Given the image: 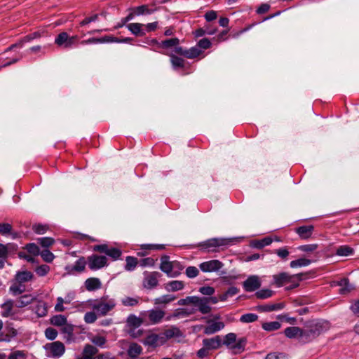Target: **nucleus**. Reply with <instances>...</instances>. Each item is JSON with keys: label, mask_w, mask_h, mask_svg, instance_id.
I'll return each instance as SVG.
<instances>
[{"label": "nucleus", "mask_w": 359, "mask_h": 359, "mask_svg": "<svg viewBox=\"0 0 359 359\" xmlns=\"http://www.w3.org/2000/svg\"><path fill=\"white\" fill-rule=\"evenodd\" d=\"M32 229L37 234H43L48 229V226L41 224H35L33 225Z\"/></svg>", "instance_id": "obj_62"}, {"label": "nucleus", "mask_w": 359, "mask_h": 359, "mask_svg": "<svg viewBox=\"0 0 359 359\" xmlns=\"http://www.w3.org/2000/svg\"><path fill=\"white\" fill-rule=\"evenodd\" d=\"M219 301L217 297H199V305L198 311L202 314H208L211 312L212 308L209 304H217Z\"/></svg>", "instance_id": "obj_5"}, {"label": "nucleus", "mask_w": 359, "mask_h": 359, "mask_svg": "<svg viewBox=\"0 0 359 359\" xmlns=\"http://www.w3.org/2000/svg\"><path fill=\"white\" fill-rule=\"evenodd\" d=\"M143 344L151 346L154 348L159 346L158 334L152 333L147 335L144 339Z\"/></svg>", "instance_id": "obj_28"}, {"label": "nucleus", "mask_w": 359, "mask_h": 359, "mask_svg": "<svg viewBox=\"0 0 359 359\" xmlns=\"http://www.w3.org/2000/svg\"><path fill=\"white\" fill-rule=\"evenodd\" d=\"M69 34L66 32L60 33L55 39V43L59 47L66 48Z\"/></svg>", "instance_id": "obj_31"}, {"label": "nucleus", "mask_w": 359, "mask_h": 359, "mask_svg": "<svg viewBox=\"0 0 359 359\" xmlns=\"http://www.w3.org/2000/svg\"><path fill=\"white\" fill-rule=\"evenodd\" d=\"M203 345L208 350H216L222 346L221 337L217 335L212 338H205L203 340Z\"/></svg>", "instance_id": "obj_14"}, {"label": "nucleus", "mask_w": 359, "mask_h": 359, "mask_svg": "<svg viewBox=\"0 0 359 359\" xmlns=\"http://www.w3.org/2000/svg\"><path fill=\"white\" fill-rule=\"evenodd\" d=\"M163 333L165 334V339L182 336V331L178 327L174 326L170 329L165 330Z\"/></svg>", "instance_id": "obj_30"}, {"label": "nucleus", "mask_w": 359, "mask_h": 359, "mask_svg": "<svg viewBox=\"0 0 359 359\" xmlns=\"http://www.w3.org/2000/svg\"><path fill=\"white\" fill-rule=\"evenodd\" d=\"M223 266V263L219 260L212 259L200 264L199 268L203 272H213L219 271Z\"/></svg>", "instance_id": "obj_8"}, {"label": "nucleus", "mask_w": 359, "mask_h": 359, "mask_svg": "<svg viewBox=\"0 0 359 359\" xmlns=\"http://www.w3.org/2000/svg\"><path fill=\"white\" fill-rule=\"evenodd\" d=\"M25 290V286L22 285H13L10 287V292L15 296L23 293Z\"/></svg>", "instance_id": "obj_55"}, {"label": "nucleus", "mask_w": 359, "mask_h": 359, "mask_svg": "<svg viewBox=\"0 0 359 359\" xmlns=\"http://www.w3.org/2000/svg\"><path fill=\"white\" fill-rule=\"evenodd\" d=\"M283 333L286 337L289 339L297 338L299 343L304 344V340L302 339V327L295 326L288 327L285 329Z\"/></svg>", "instance_id": "obj_10"}, {"label": "nucleus", "mask_w": 359, "mask_h": 359, "mask_svg": "<svg viewBox=\"0 0 359 359\" xmlns=\"http://www.w3.org/2000/svg\"><path fill=\"white\" fill-rule=\"evenodd\" d=\"M336 284L341 287V288L339 290V293L341 294H346L353 289L352 286L349 283V280L347 278L341 279L340 280L336 282Z\"/></svg>", "instance_id": "obj_26"}, {"label": "nucleus", "mask_w": 359, "mask_h": 359, "mask_svg": "<svg viewBox=\"0 0 359 359\" xmlns=\"http://www.w3.org/2000/svg\"><path fill=\"white\" fill-rule=\"evenodd\" d=\"M292 278L293 276L287 272H280L273 276L274 284L278 287L283 286L285 283L294 281Z\"/></svg>", "instance_id": "obj_12"}, {"label": "nucleus", "mask_w": 359, "mask_h": 359, "mask_svg": "<svg viewBox=\"0 0 359 359\" xmlns=\"http://www.w3.org/2000/svg\"><path fill=\"white\" fill-rule=\"evenodd\" d=\"M198 311V309H185V308H182V309H177L172 314V316L175 317V318H178L180 317V316H190L191 314H194L196 313V311Z\"/></svg>", "instance_id": "obj_38"}, {"label": "nucleus", "mask_w": 359, "mask_h": 359, "mask_svg": "<svg viewBox=\"0 0 359 359\" xmlns=\"http://www.w3.org/2000/svg\"><path fill=\"white\" fill-rule=\"evenodd\" d=\"M145 277L143 280V287L147 289H152L156 287L158 284V278L161 276V274L158 271L144 273Z\"/></svg>", "instance_id": "obj_6"}, {"label": "nucleus", "mask_w": 359, "mask_h": 359, "mask_svg": "<svg viewBox=\"0 0 359 359\" xmlns=\"http://www.w3.org/2000/svg\"><path fill=\"white\" fill-rule=\"evenodd\" d=\"M126 264L125 266V269L126 271L134 270L138 264L137 259L133 256L126 257Z\"/></svg>", "instance_id": "obj_42"}, {"label": "nucleus", "mask_w": 359, "mask_h": 359, "mask_svg": "<svg viewBox=\"0 0 359 359\" xmlns=\"http://www.w3.org/2000/svg\"><path fill=\"white\" fill-rule=\"evenodd\" d=\"M246 344H247V338L241 337V338L238 339V340L236 339V343L231 346V349H233V350L237 349V350L240 351V352H243L245 348Z\"/></svg>", "instance_id": "obj_43"}, {"label": "nucleus", "mask_w": 359, "mask_h": 359, "mask_svg": "<svg viewBox=\"0 0 359 359\" xmlns=\"http://www.w3.org/2000/svg\"><path fill=\"white\" fill-rule=\"evenodd\" d=\"M106 255L111 257L114 260H116L120 258L122 255V252L117 248H108Z\"/></svg>", "instance_id": "obj_47"}, {"label": "nucleus", "mask_w": 359, "mask_h": 359, "mask_svg": "<svg viewBox=\"0 0 359 359\" xmlns=\"http://www.w3.org/2000/svg\"><path fill=\"white\" fill-rule=\"evenodd\" d=\"M91 341L95 345L102 347L106 344L107 339L104 337L96 335L91 339Z\"/></svg>", "instance_id": "obj_61"}, {"label": "nucleus", "mask_w": 359, "mask_h": 359, "mask_svg": "<svg viewBox=\"0 0 359 359\" xmlns=\"http://www.w3.org/2000/svg\"><path fill=\"white\" fill-rule=\"evenodd\" d=\"M62 326L61 332L64 334H67V336L66 337L67 341H70L74 336V325L72 324H67V322L66 325H63Z\"/></svg>", "instance_id": "obj_40"}, {"label": "nucleus", "mask_w": 359, "mask_h": 359, "mask_svg": "<svg viewBox=\"0 0 359 359\" xmlns=\"http://www.w3.org/2000/svg\"><path fill=\"white\" fill-rule=\"evenodd\" d=\"M98 352V349L95 347L94 346L91 344H86L84 346L83 351L82 354L87 355L90 358V359L93 358V356L97 354Z\"/></svg>", "instance_id": "obj_45"}, {"label": "nucleus", "mask_w": 359, "mask_h": 359, "mask_svg": "<svg viewBox=\"0 0 359 359\" xmlns=\"http://www.w3.org/2000/svg\"><path fill=\"white\" fill-rule=\"evenodd\" d=\"M192 304L194 306L198 309L199 297L198 296H188L185 299H181L178 301L177 304L184 306Z\"/></svg>", "instance_id": "obj_29"}, {"label": "nucleus", "mask_w": 359, "mask_h": 359, "mask_svg": "<svg viewBox=\"0 0 359 359\" xmlns=\"http://www.w3.org/2000/svg\"><path fill=\"white\" fill-rule=\"evenodd\" d=\"M273 239L270 236H266L261 240H252L250 246L256 249H262L264 247L270 245Z\"/></svg>", "instance_id": "obj_23"}, {"label": "nucleus", "mask_w": 359, "mask_h": 359, "mask_svg": "<svg viewBox=\"0 0 359 359\" xmlns=\"http://www.w3.org/2000/svg\"><path fill=\"white\" fill-rule=\"evenodd\" d=\"M45 336L49 340H54L57 336V331L55 328L49 327L45 330Z\"/></svg>", "instance_id": "obj_58"}, {"label": "nucleus", "mask_w": 359, "mask_h": 359, "mask_svg": "<svg viewBox=\"0 0 359 359\" xmlns=\"http://www.w3.org/2000/svg\"><path fill=\"white\" fill-rule=\"evenodd\" d=\"M175 299H176V297L174 295L165 294V295H163L158 298L155 299L154 304H168V303L172 302Z\"/></svg>", "instance_id": "obj_44"}, {"label": "nucleus", "mask_w": 359, "mask_h": 359, "mask_svg": "<svg viewBox=\"0 0 359 359\" xmlns=\"http://www.w3.org/2000/svg\"><path fill=\"white\" fill-rule=\"evenodd\" d=\"M39 255H41L43 260L47 263H50L55 258V255L48 249H44L40 252Z\"/></svg>", "instance_id": "obj_50"}, {"label": "nucleus", "mask_w": 359, "mask_h": 359, "mask_svg": "<svg viewBox=\"0 0 359 359\" xmlns=\"http://www.w3.org/2000/svg\"><path fill=\"white\" fill-rule=\"evenodd\" d=\"M287 355L283 352H271L266 355L265 359H285Z\"/></svg>", "instance_id": "obj_59"}, {"label": "nucleus", "mask_w": 359, "mask_h": 359, "mask_svg": "<svg viewBox=\"0 0 359 359\" xmlns=\"http://www.w3.org/2000/svg\"><path fill=\"white\" fill-rule=\"evenodd\" d=\"M258 320V316L255 313H245L241 316L240 321L245 323H253Z\"/></svg>", "instance_id": "obj_48"}, {"label": "nucleus", "mask_w": 359, "mask_h": 359, "mask_svg": "<svg viewBox=\"0 0 359 359\" xmlns=\"http://www.w3.org/2000/svg\"><path fill=\"white\" fill-rule=\"evenodd\" d=\"M175 269L174 262L161 263L160 269L165 273L168 276L170 275L171 271Z\"/></svg>", "instance_id": "obj_51"}, {"label": "nucleus", "mask_w": 359, "mask_h": 359, "mask_svg": "<svg viewBox=\"0 0 359 359\" xmlns=\"http://www.w3.org/2000/svg\"><path fill=\"white\" fill-rule=\"evenodd\" d=\"M147 312L149 320L152 324L160 323L165 316V311L160 309H151Z\"/></svg>", "instance_id": "obj_17"}, {"label": "nucleus", "mask_w": 359, "mask_h": 359, "mask_svg": "<svg viewBox=\"0 0 359 359\" xmlns=\"http://www.w3.org/2000/svg\"><path fill=\"white\" fill-rule=\"evenodd\" d=\"M41 34H42V32H41L39 31L34 32L33 33H30V34L25 36L22 39V41L23 42V43H25L29 42L33 39L40 38L41 36Z\"/></svg>", "instance_id": "obj_57"}, {"label": "nucleus", "mask_w": 359, "mask_h": 359, "mask_svg": "<svg viewBox=\"0 0 359 359\" xmlns=\"http://www.w3.org/2000/svg\"><path fill=\"white\" fill-rule=\"evenodd\" d=\"M314 228L313 225H304L297 227L294 231L302 239L306 240L311 238Z\"/></svg>", "instance_id": "obj_13"}, {"label": "nucleus", "mask_w": 359, "mask_h": 359, "mask_svg": "<svg viewBox=\"0 0 359 359\" xmlns=\"http://www.w3.org/2000/svg\"><path fill=\"white\" fill-rule=\"evenodd\" d=\"M26 354L22 351H15L8 355V359H25Z\"/></svg>", "instance_id": "obj_64"}, {"label": "nucleus", "mask_w": 359, "mask_h": 359, "mask_svg": "<svg viewBox=\"0 0 359 359\" xmlns=\"http://www.w3.org/2000/svg\"><path fill=\"white\" fill-rule=\"evenodd\" d=\"M318 248V244L302 245L298 247V250L304 252H311Z\"/></svg>", "instance_id": "obj_60"}, {"label": "nucleus", "mask_w": 359, "mask_h": 359, "mask_svg": "<svg viewBox=\"0 0 359 359\" xmlns=\"http://www.w3.org/2000/svg\"><path fill=\"white\" fill-rule=\"evenodd\" d=\"M312 260L304 257L299 258L296 260L290 262V266L291 268H295L297 266H306L312 263Z\"/></svg>", "instance_id": "obj_37"}, {"label": "nucleus", "mask_w": 359, "mask_h": 359, "mask_svg": "<svg viewBox=\"0 0 359 359\" xmlns=\"http://www.w3.org/2000/svg\"><path fill=\"white\" fill-rule=\"evenodd\" d=\"M87 264V259L85 257H80L77 259L74 265H67L65 267V270L69 275H74L76 273H80L86 270V266Z\"/></svg>", "instance_id": "obj_4"}, {"label": "nucleus", "mask_w": 359, "mask_h": 359, "mask_svg": "<svg viewBox=\"0 0 359 359\" xmlns=\"http://www.w3.org/2000/svg\"><path fill=\"white\" fill-rule=\"evenodd\" d=\"M203 51L197 47H192L189 50H186L185 57L194 59L202 54Z\"/></svg>", "instance_id": "obj_46"}, {"label": "nucleus", "mask_w": 359, "mask_h": 359, "mask_svg": "<svg viewBox=\"0 0 359 359\" xmlns=\"http://www.w3.org/2000/svg\"><path fill=\"white\" fill-rule=\"evenodd\" d=\"M128 10L135 11L137 15H148V5L144 4L137 7L130 8Z\"/></svg>", "instance_id": "obj_54"}, {"label": "nucleus", "mask_w": 359, "mask_h": 359, "mask_svg": "<svg viewBox=\"0 0 359 359\" xmlns=\"http://www.w3.org/2000/svg\"><path fill=\"white\" fill-rule=\"evenodd\" d=\"M126 27L135 36H144L146 34L145 30L142 28L144 24L134 22L126 25Z\"/></svg>", "instance_id": "obj_18"}, {"label": "nucleus", "mask_w": 359, "mask_h": 359, "mask_svg": "<svg viewBox=\"0 0 359 359\" xmlns=\"http://www.w3.org/2000/svg\"><path fill=\"white\" fill-rule=\"evenodd\" d=\"M14 306V302L12 299H8L2 305L1 307L4 309L1 315L3 317H8L12 315V309Z\"/></svg>", "instance_id": "obj_33"}, {"label": "nucleus", "mask_w": 359, "mask_h": 359, "mask_svg": "<svg viewBox=\"0 0 359 359\" xmlns=\"http://www.w3.org/2000/svg\"><path fill=\"white\" fill-rule=\"evenodd\" d=\"M97 43H110V35H106L100 38L93 37L81 42L83 45Z\"/></svg>", "instance_id": "obj_32"}, {"label": "nucleus", "mask_w": 359, "mask_h": 359, "mask_svg": "<svg viewBox=\"0 0 359 359\" xmlns=\"http://www.w3.org/2000/svg\"><path fill=\"white\" fill-rule=\"evenodd\" d=\"M25 249H26L27 251L33 256L39 255V253L41 252L39 246L34 243H27L25 245Z\"/></svg>", "instance_id": "obj_49"}, {"label": "nucleus", "mask_w": 359, "mask_h": 359, "mask_svg": "<svg viewBox=\"0 0 359 359\" xmlns=\"http://www.w3.org/2000/svg\"><path fill=\"white\" fill-rule=\"evenodd\" d=\"M86 259L88 268L92 271H96L108 266V259L104 255L93 254L88 256Z\"/></svg>", "instance_id": "obj_3"}, {"label": "nucleus", "mask_w": 359, "mask_h": 359, "mask_svg": "<svg viewBox=\"0 0 359 359\" xmlns=\"http://www.w3.org/2000/svg\"><path fill=\"white\" fill-rule=\"evenodd\" d=\"M261 285L257 276H250L243 283V288L246 292L255 291L261 287Z\"/></svg>", "instance_id": "obj_9"}, {"label": "nucleus", "mask_w": 359, "mask_h": 359, "mask_svg": "<svg viewBox=\"0 0 359 359\" xmlns=\"http://www.w3.org/2000/svg\"><path fill=\"white\" fill-rule=\"evenodd\" d=\"M34 278V274L31 271H18L15 276L14 280L19 285L31 281Z\"/></svg>", "instance_id": "obj_16"}, {"label": "nucleus", "mask_w": 359, "mask_h": 359, "mask_svg": "<svg viewBox=\"0 0 359 359\" xmlns=\"http://www.w3.org/2000/svg\"><path fill=\"white\" fill-rule=\"evenodd\" d=\"M142 352V346L137 343L133 342L129 345L127 350V354L131 359L137 358L138 355Z\"/></svg>", "instance_id": "obj_20"}, {"label": "nucleus", "mask_w": 359, "mask_h": 359, "mask_svg": "<svg viewBox=\"0 0 359 359\" xmlns=\"http://www.w3.org/2000/svg\"><path fill=\"white\" fill-rule=\"evenodd\" d=\"M284 307L285 304L283 302H280L277 304L258 305L255 307V309L259 312H270L272 311L280 310Z\"/></svg>", "instance_id": "obj_19"}, {"label": "nucleus", "mask_w": 359, "mask_h": 359, "mask_svg": "<svg viewBox=\"0 0 359 359\" xmlns=\"http://www.w3.org/2000/svg\"><path fill=\"white\" fill-rule=\"evenodd\" d=\"M84 284L88 291H95L102 287V283L97 278H89L86 280Z\"/></svg>", "instance_id": "obj_22"}, {"label": "nucleus", "mask_w": 359, "mask_h": 359, "mask_svg": "<svg viewBox=\"0 0 359 359\" xmlns=\"http://www.w3.org/2000/svg\"><path fill=\"white\" fill-rule=\"evenodd\" d=\"M38 243L41 247L47 248L55 243V239L50 237H43L38 239Z\"/></svg>", "instance_id": "obj_53"}, {"label": "nucleus", "mask_w": 359, "mask_h": 359, "mask_svg": "<svg viewBox=\"0 0 359 359\" xmlns=\"http://www.w3.org/2000/svg\"><path fill=\"white\" fill-rule=\"evenodd\" d=\"M330 328V323L322 319H312L304 322L302 327L304 344L316 339Z\"/></svg>", "instance_id": "obj_1"}, {"label": "nucleus", "mask_w": 359, "mask_h": 359, "mask_svg": "<svg viewBox=\"0 0 359 359\" xmlns=\"http://www.w3.org/2000/svg\"><path fill=\"white\" fill-rule=\"evenodd\" d=\"M236 334L233 332L226 334L224 336V341H222V345L224 344L231 348V346L236 343Z\"/></svg>", "instance_id": "obj_39"}, {"label": "nucleus", "mask_w": 359, "mask_h": 359, "mask_svg": "<svg viewBox=\"0 0 359 359\" xmlns=\"http://www.w3.org/2000/svg\"><path fill=\"white\" fill-rule=\"evenodd\" d=\"M262 327L265 331L271 332L280 329L281 324L278 321L264 322L262 323Z\"/></svg>", "instance_id": "obj_36"}, {"label": "nucleus", "mask_w": 359, "mask_h": 359, "mask_svg": "<svg viewBox=\"0 0 359 359\" xmlns=\"http://www.w3.org/2000/svg\"><path fill=\"white\" fill-rule=\"evenodd\" d=\"M199 273L198 269L196 266H188L186 269V275L190 278L196 277Z\"/></svg>", "instance_id": "obj_63"}, {"label": "nucleus", "mask_w": 359, "mask_h": 359, "mask_svg": "<svg viewBox=\"0 0 359 359\" xmlns=\"http://www.w3.org/2000/svg\"><path fill=\"white\" fill-rule=\"evenodd\" d=\"M227 240L225 238H213L208 239L205 241L201 242L197 245H186L187 248L191 249L196 247H200L201 250L203 252H216V248L227 245Z\"/></svg>", "instance_id": "obj_2"}, {"label": "nucleus", "mask_w": 359, "mask_h": 359, "mask_svg": "<svg viewBox=\"0 0 359 359\" xmlns=\"http://www.w3.org/2000/svg\"><path fill=\"white\" fill-rule=\"evenodd\" d=\"M207 323L210 324L204 327L203 332L207 335L215 334L222 330L225 326L223 322H213L212 320H208Z\"/></svg>", "instance_id": "obj_15"}, {"label": "nucleus", "mask_w": 359, "mask_h": 359, "mask_svg": "<svg viewBox=\"0 0 359 359\" xmlns=\"http://www.w3.org/2000/svg\"><path fill=\"white\" fill-rule=\"evenodd\" d=\"M50 266L47 264H42L36 266L34 269V271L39 276H45L50 271Z\"/></svg>", "instance_id": "obj_52"}, {"label": "nucleus", "mask_w": 359, "mask_h": 359, "mask_svg": "<svg viewBox=\"0 0 359 359\" xmlns=\"http://www.w3.org/2000/svg\"><path fill=\"white\" fill-rule=\"evenodd\" d=\"M274 294V292L270 289H262L257 291L255 296L259 299H265L271 297Z\"/></svg>", "instance_id": "obj_41"}, {"label": "nucleus", "mask_w": 359, "mask_h": 359, "mask_svg": "<svg viewBox=\"0 0 359 359\" xmlns=\"http://www.w3.org/2000/svg\"><path fill=\"white\" fill-rule=\"evenodd\" d=\"M184 287V283L181 280H172L165 285V288L168 291L175 292L181 290Z\"/></svg>", "instance_id": "obj_27"}, {"label": "nucleus", "mask_w": 359, "mask_h": 359, "mask_svg": "<svg viewBox=\"0 0 359 359\" xmlns=\"http://www.w3.org/2000/svg\"><path fill=\"white\" fill-rule=\"evenodd\" d=\"M354 252L353 248L348 245H341L336 250V255L338 256L346 257L353 255Z\"/></svg>", "instance_id": "obj_35"}, {"label": "nucleus", "mask_w": 359, "mask_h": 359, "mask_svg": "<svg viewBox=\"0 0 359 359\" xmlns=\"http://www.w3.org/2000/svg\"><path fill=\"white\" fill-rule=\"evenodd\" d=\"M143 250H162L165 249V245L163 244H144L141 245Z\"/></svg>", "instance_id": "obj_56"}, {"label": "nucleus", "mask_w": 359, "mask_h": 359, "mask_svg": "<svg viewBox=\"0 0 359 359\" xmlns=\"http://www.w3.org/2000/svg\"><path fill=\"white\" fill-rule=\"evenodd\" d=\"M34 299L35 298L31 294H24L16 301L15 306L17 308H24L32 304Z\"/></svg>", "instance_id": "obj_25"}, {"label": "nucleus", "mask_w": 359, "mask_h": 359, "mask_svg": "<svg viewBox=\"0 0 359 359\" xmlns=\"http://www.w3.org/2000/svg\"><path fill=\"white\" fill-rule=\"evenodd\" d=\"M143 323L144 320L142 318L137 317L134 314H130L126 320L127 325L130 327V330H135L141 326Z\"/></svg>", "instance_id": "obj_21"}, {"label": "nucleus", "mask_w": 359, "mask_h": 359, "mask_svg": "<svg viewBox=\"0 0 359 359\" xmlns=\"http://www.w3.org/2000/svg\"><path fill=\"white\" fill-rule=\"evenodd\" d=\"M44 348L46 351H49L54 358L60 357L65 351L64 344L59 341L46 344Z\"/></svg>", "instance_id": "obj_7"}, {"label": "nucleus", "mask_w": 359, "mask_h": 359, "mask_svg": "<svg viewBox=\"0 0 359 359\" xmlns=\"http://www.w3.org/2000/svg\"><path fill=\"white\" fill-rule=\"evenodd\" d=\"M67 322V318L61 314L55 315L50 320V324L55 326H62L66 325Z\"/></svg>", "instance_id": "obj_34"}, {"label": "nucleus", "mask_w": 359, "mask_h": 359, "mask_svg": "<svg viewBox=\"0 0 359 359\" xmlns=\"http://www.w3.org/2000/svg\"><path fill=\"white\" fill-rule=\"evenodd\" d=\"M116 306L114 300H110L107 303L100 302L93 305V309L96 310L100 316H105L111 311Z\"/></svg>", "instance_id": "obj_11"}, {"label": "nucleus", "mask_w": 359, "mask_h": 359, "mask_svg": "<svg viewBox=\"0 0 359 359\" xmlns=\"http://www.w3.org/2000/svg\"><path fill=\"white\" fill-rule=\"evenodd\" d=\"M170 57V62L172 64V66L173 67L174 69L177 70L178 69H184V67H185V60L173 54V53H170L169 55Z\"/></svg>", "instance_id": "obj_24"}]
</instances>
